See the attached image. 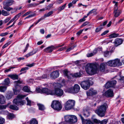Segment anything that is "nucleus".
Listing matches in <instances>:
<instances>
[{
    "instance_id": "33",
    "label": "nucleus",
    "mask_w": 124,
    "mask_h": 124,
    "mask_svg": "<svg viewBox=\"0 0 124 124\" xmlns=\"http://www.w3.org/2000/svg\"><path fill=\"white\" fill-rule=\"evenodd\" d=\"M53 11H51L48 12L47 14H45L44 16V17L45 18L49 17L53 14Z\"/></svg>"
},
{
    "instance_id": "11",
    "label": "nucleus",
    "mask_w": 124,
    "mask_h": 124,
    "mask_svg": "<svg viewBox=\"0 0 124 124\" xmlns=\"http://www.w3.org/2000/svg\"><path fill=\"white\" fill-rule=\"evenodd\" d=\"M106 62L103 63H101L100 66V70L101 72L106 73V71L107 70Z\"/></svg>"
},
{
    "instance_id": "53",
    "label": "nucleus",
    "mask_w": 124,
    "mask_h": 124,
    "mask_svg": "<svg viewBox=\"0 0 124 124\" xmlns=\"http://www.w3.org/2000/svg\"><path fill=\"white\" fill-rule=\"evenodd\" d=\"M18 10V8H13L12 9L11 13L12 14L16 12Z\"/></svg>"
},
{
    "instance_id": "40",
    "label": "nucleus",
    "mask_w": 124,
    "mask_h": 124,
    "mask_svg": "<svg viewBox=\"0 0 124 124\" xmlns=\"http://www.w3.org/2000/svg\"><path fill=\"white\" fill-rule=\"evenodd\" d=\"M9 108L14 110H18L19 108L17 106L14 105H11L9 106Z\"/></svg>"
},
{
    "instance_id": "3",
    "label": "nucleus",
    "mask_w": 124,
    "mask_h": 124,
    "mask_svg": "<svg viewBox=\"0 0 124 124\" xmlns=\"http://www.w3.org/2000/svg\"><path fill=\"white\" fill-rule=\"evenodd\" d=\"M25 96V95H23L21 94L18 95L16 99H14L13 100V103L17 106H18L19 105L22 106L25 103V101H21V100Z\"/></svg>"
},
{
    "instance_id": "57",
    "label": "nucleus",
    "mask_w": 124,
    "mask_h": 124,
    "mask_svg": "<svg viewBox=\"0 0 124 124\" xmlns=\"http://www.w3.org/2000/svg\"><path fill=\"white\" fill-rule=\"evenodd\" d=\"M102 28H103L101 27L97 28L96 29L95 32H98L100 31Z\"/></svg>"
},
{
    "instance_id": "55",
    "label": "nucleus",
    "mask_w": 124,
    "mask_h": 124,
    "mask_svg": "<svg viewBox=\"0 0 124 124\" xmlns=\"http://www.w3.org/2000/svg\"><path fill=\"white\" fill-rule=\"evenodd\" d=\"M5 120L4 118L0 117V124H3L4 123Z\"/></svg>"
},
{
    "instance_id": "29",
    "label": "nucleus",
    "mask_w": 124,
    "mask_h": 124,
    "mask_svg": "<svg viewBox=\"0 0 124 124\" xmlns=\"http://www.w3.org/2000/svg\"><path fill=\"white\" fill-rule=\"evenodd\" d=\"M37 105L39 110L42 111L45 109V107L43 105L39 103H38L37 104Z\"/></svg>"
},
{
    "instance_id": "34",
    "label": "nucleus",
    "mask_w": 124,
    "mask_h": 124,
    "mask_svg": "<svg viewBox=\"0 0 124 124\" xmlns=\"http://www.w3.org/2000/svg\"><path fill=\"white\" fill-rule=\"evenodd\" d=\"M113 62L112 60H110L106 62L107 65L111 67H115L113 64Z\"/></svg>"
},
{
    "instance_id": "50",
    "label": "nucleus",
    "mask_w": 124,
    "mask_h": 124,
    "mask_svg": "<svg viewBox=\"0 0 124 124\" xmlns=\"http://www.w3.org/2000/svg\"><path fill=\"white\" fill-rule=\"evenodd\" d=\"M116 77H117V79L119 80H123L124 81V77H122L120 75H118L117 76H116Z\"/></svg>"
},
{
    "instance_id": "39",
    "label": "nucleus",
    "mask_w": 124,
    "mask_h": 124,
    "mask_svg": "<svg viewBox=\"0 0 124 124\" xmlns=\"http://www.w3.org/2000/svg\"><path fill=\"white\" fill-rule=\"evenodd\" d=\"M7 88V87L5 86H0V92H4L6 90Z\"/></svg>"
},
{
    "instance_id": "17",
    "label": "nucleus",
    "mask_w": 124,
    "mask_h": 124,
    "mask_svg": "<svg viewBox=\"0 0 124 124\" xmlns=\"http://www.w3.org/2000/svg\"><path fill=\"white\" fill-rule=\"evenodd\" d=\"M113 62V64L114 65V67H116L117 66H121L122 64L120 62V60L118 59H116L113 60H112Z\"/></svg>"
},
{
    "instance_id": "4",
    "label": "nucleus",
    "mask_w": 124,
    "mask_h": 124,
    "mask_svg": "<svg viewBox=\"0 0 124 124\" xmlns=\"http://www.w3.org/2000/svg\"><path fill=\"white\" fill-rule=\"evenodd\" d=\"M51 106L54 109L59 111L62 108V106L61 103L58 101H54L52 102Z\"/></svg>"
},
{
    "instance_id": "28",
    "label": "nucleus",
    "mask_w": 124,
    "mask_h": 124,
    "mask_svg": "<svg viewBox=\"0 0 124 124\" xmlns=\"http://www.w3.org/2000/svg\"><path fill=\"white\" fill-rule=\"evenodd\" d=\"M5 102V99L3 95H0V103L4 104Z\"/></svg>"
},
{
    "instance_id": "21",
    "label": "nucleus",
    "mask_w": 124,
    "mask_h": 124,
    "mask_svg": "<svg viewBox=\"0 0 124 124\" xmlns=\"http://www.w3.org/2000/svg\"><path fill=\"white\" fill-rule=\"evenodd\" d=\"M37 51V50L35 49L33 50L31 52L27 54H26V55H25V56L27 58H28L29 56H31L33 54H35Z\"/></svg>"
},
{
    "instance_id": "7",
    "label": "nucleus",
    "mask_w": 124,
    "mask_h": 124,
    "mask_svg": "<svg viewBox=\"0 0 124 124\" xmlns=\"http://www.w3.org/2000/svg\"><path fill=\"white\" fill-rule=\"evenodd\" d=\"M15 85H16L15 89L14 90V94H16L17 93H19L20 89V87L19 86L18 84L23 83V81L22 80H19L16 81L14 82Z\"/></svg>"
},
{
    "instance_id": "54",
    "label": "nucleus",
    "mask_w": 124,
    "mask_h": 124,
    "mask_svg": "<svg viewBox=\"0 0 124 124\" xmlns=\"http://www.w3.org/2000/svg\"><path fill=\"white\" fill-rule=\"evenodd\" d=\"M39 4H37V3H31L30 4L29 6V7H33L35 6L38 5Z\"/></svg>"
},
{
    "instance_id": "24",
    "label": "nucleus",
    "mask_w": 124,
    "mask_h": 124,
    "mask_svg": "<svg viewBox=\"0 0 124 124\" xmlns=\"http://www.w3.org/2000/svg\"><path fill=\"white\" fill-rule=\"evenodd\" d=\"M65 121L68 122H71V115H67L64 116Z\"/></svg>"
},
{
    "instance_id": "26",
    "label": "nucleus",
    "mask_w": 124,
    "mask_h": 124,
    "mask_svg": "<svg viewBox=\"0 0 124 124\" xmlns=\"http://www.w3.org/2000/svg\"><path fill=\"white\" fill-rule=\"evenodd\" d=\"M97 51V50L95 49L93 53H88L87 54V56L88 57H90L92 56L95 55Z\"/></svg>"
},
{
    "instance_id": "59",
    "label": "nucleus",
    "mask_w": 124,
    "mask_h": 124,
    "mask_svg": "<svg viewBox=\"0 0 124 124\" xmlns=\"http://www.w3.org/2000/svg\"><path fill=\"white\" fill-rule=\"evenodd\" d=\"M6 105H0V109H5L6 108Z\"/></svg>"
},
{
    "instance_id": "25",
    "label": "nucleus",
    "mask_w": 124,
    "mask_h": 124,
    "mask_svg": "<svg viewBox=\"0 0 124 124\" xmlns=\"http://www.w3.org/2000/svg\"><path fill=\"white\" fill-rule=\"evenodd\" d=\"M71 123H74L76 122L77 121V117L74 115H71Z\"/></svg>"
},
{
    "instance_id": "19",
    "label": "nucleus",
    "mask_w": 124,
    "mask_h": 124,
    "mask_svg": "<svg viewBox=\"0 0 124 124\" xmlns=\"http://www.w3.org/2000/svg\"><path fill=\"white\" fill-rule=\"evenodd\" d=\"M10 83L9 79L8 78H7L5 79L1 84L3 85L9 86Z\"/></svg>"
},
{
    "instance_id": "61",
    "label": "nucleus",
    "mask_w": 124,
    "mask_h": 124,
    "mask_svg": "<svg viewBox=\"0 0 124 124\" xmlns=\"http://www.w3.org/2000/svg\"><path fill=\"white\" fill-rule=\"evenodd\" d=\"M93 122L96 123H99L100 122V121L96 119H93Z\"/></svg>"
},
{
    "instance_id": "45",
    "label": "nucleus",
    "mask_w": 124,
    "mask_h": 124,
    "mask_svg": "<svg viewBox=\"0 0 124 124\" xmlns=\"http://www.w3.org/2000/svg\"><path fill=\"white\" fill-rule=\"evenodd\" d=\"M97 11V9H93L92 10L90 11L87 14V16H88L89 15Z\"/></svg>"
},
{
    "instance_id": "64",
    "label": "nucleus",
    "mask_w": 124,
    "mask_h": 124,
    "mask_svg": "<svg viewBox=\"0 0 124 124\" xmlns=\"http://www.w3.org/2000/svg\"><path fill=\"white\" fill-rule=\"evenodd\" d=\"M85 123L86 124H94L93 123L89 120L86 121Z\"/></svg>"
},
{
    "instance_id": "43",
    "label": "nucleus",
    "mask_w": 124,
    "mask_h": 124,
    "mask_svg": "<svg viewBox=\"0 0 124 124\" xmlns=\"http://www.w3.org/2000/svg\"><path fill=\"white\" fill-rule=\"evenodd\" d=\"M53 47H47L45 49V51L49 52H51L53 50Z\"/></svg>"
},
{
    "instance_id": "56",
    "label": "nucleus",
    "mask_w": 124,
    "mask_h": 124,
    "mask_svg": "<svg viewBox=\"0 0 124 124\" xmlns=\"http://www.w3.org/2000/svg\"><path fill=\"white\" fill-rule=\"evenodd\" d=\"M53 4H49L47 7V9H50L51 8H53Z\"/></svg>"
},
{
    "instance_id": "35",
    "label": "nucleus",
    "mask_w": 124,
    "mask_h": 124,
    "mask_svg": "<svg viewBox=\"0 0 124 124\" xmlns=\"http://www.w3.org/2000/svg\"><path fill=\"white\" fill-rule=\"evenodd\" d=\"M2 15L4 16H7L9 15L10 14L9 12L4 10H2Z\"/></svg>"
},
{
    "instance_id": "16",
    "label": "nucleus",
    "mask_w": 124,
    "mask_h": 124,
    "mask_svg": "<svg viewBox=\"0 0 124 124\" xmlns=\"http://www.w3.org/2000/svg\"><path fill=\"white\" fill-rule=\"evenodd\" d=\"M59 72L57 70L54 71L51 73L50 74L51 78L53 79L58 77L59 75Z\"/></svg>"
},
{
    "instance_id": "23",
    "label": "nucleus",
    "mask_w": 124,
    "mask_h": 124,
    "mask_svg": "<svg viewBox=\"0 0 124 124\" xmlns=\"http://www.w3.org/2000/svg\"><path fill=\"white\" fill-rule=\"evenodd\" d=\"M14 2L13 0H7L5 2V5L10 6L13 5Z\"/></svg>"
},
{
    "instance_id": "20",
    "label": "nucleus",
    "mask_w": 124,
    "mask_h": 124,
    "mask_svg": "<svg viewBox=\"0 0 124 124\" xmlns=\"http://www.w3.org/2000/svg\"><path fill=\"white\" fill-rule=\"evenodd\" d=\"M7 76L13 80L18 79V76L16 74L9 75Z\"/></svg>"
},
{
    "instance_id": "63",
    "label": "nucleus",
    "mask_w": 124,
    "mask_h": 124,
    "mask_svg": "<svg viewBox=\"0 0 124 124\" xmlns=\"http://www.w3.org/2000/svg\"><path fill=\"white\" fill-rule=\"evenodd\" d=\"M109 52L108 51V50L104 52V55L106 57L109 54Z\"/></svg>"
},
{
    "instance_id": "37",
    "label": "nucleus",
    "mask_w": 124,
    "mask_h": 124,
    "mask_svg": "<svg viewBox=\"0 0 124 124\" xmlns=\"http://www.w3.org/2000/svg\"><path fill=\"white\" fill-rule=\"evenodd\" d=\"M26 100L27 102V105H29L30 106H31L32 105L33 103V102L29 100L28 97H27L26 98Z\"/></svg>"
},
{
    "instance_id": "49",
    "label": "nucleus",
    "mask_w": 124,
    "mask_h": 124,
    "mask_svg": "<svg viewBox=\"0 0 124 124\" xmlns=\"http://www.w3.org/2000/svg\"><path fill=\"white\" fill-rule=\"evenodd\" d=\"M110 84L109 82H108L105 85V87L106 88H108L109 87H111Z\"/></svg>"
},
{
    "instance_id": "13",
    "label": "nucleus",
    "mask_w": 124,
    "mask_h": 124,
    "mask_svg": "<svg viewBox=\"0 0 124 124\" xmlns=\"http://www.w3.org/2000/svg\"><path fill=\"white\" fill-rule=\"evenodd\" d=\"M104 94L108 97H112L114 95L113 91L111 89H109L105 92Z\"/></svg>"
},
{
    "instance_id": "8",
    "label": "nucleus",
    "mask_w": 124,
    "mask_h": 124,
    "mask_svg": "<svg viewBox=\"0 0 124 124\" xmlns=\"http://www.w3.org/2000/svg\"><path fill=\"white\" fill-rule=\"evenodd\" d=\"M80 89V87L77 84H75L73 87L69 88L68 90V91L70 93H77L79 92Z\"/></svg>"
},
{
    "instance_id": "12",
    "label": "nucleus",
    "mask_w": 124,
    "mask_h": 124,
    "mask_svg": "<svg viewBox=\"0 0 124 124\" xmlns=\"http://www.w3.org/2000/svg\"><path fill=\"white\" fill-rule=\"evenodd\" d=\"M117 2L116 3L115 5V8L114 11V16L115 17H117L119 16L121 12L119 10H118V8L117 7Z\"/></svg>"
},
{
    "instance_id": "41",
    "label": "nucleus",
    "mask_w": 124,
    "mask_h": 124,
    "mask_svg": "<svg viewBox=\"0 0 124 124\" xmlns=\"http://www.w3.org/2000/svg\"><path fill=\"white\" fill-rule=\"evenodd\" d=\"M109 82L111 85V87H113L114 86L116 83V81L114 80H113Z\"/></svg>"
},
{
    "instance_id": "5",
    "label": "nucleus",
    "mask_w": 124,
    "mask_h": 124,
    "mask_svg": "<svg viewBox=\"0 0 124 124\" xmlns=\"http://www.w3.org/2000/svg\"><path fill=\"white\" fill-rule=\"evenodd\" d=\"M64 73L65 76L67 77L68 79H70L72 77L78 78L81 76L82 74L80 72L76 73L73 74H70L68 71L65 70L64 71Z\"/></svg>"
},
{
    "instance_id": "15",
    "label": "nucleus",
    "mask_w": 124,
    "mask_h": 124,
    "mask_svg": "<svg viewBox=\"0 0 124 124\" xmlns=\"http://www.w3.org/2000/svg\"><path fill=\"white\" fill-rule=\"evenodd\" d=\"M43 91L44 93L47 95H55V90H51L46 88H44Z\"/></svg>"
},
{
    "instance_id": "31",
    "label": "nucleus",
    "mask_w": 124,
    "mask_h": 124,
    "mask_svg": "<svg viewBox=\"0 0 124 124\" xmlns=\"http://www.w3.org/2000/svg\"><path fill=\"white\" fill-rule=\"evenodd\" d=\"M23 90L24 92H30V88L27 86H25L23 87Z\"/></svg>"
},
{
    "instance_id": "10",
    "label": "nucleus",
    "mask_w": 124,
    "mask_h": 124,
    "mask_svg": "<svg viewBox=\"0 0 124 124\" xmlns=\"http://www.w3.org/2000/svg\"><path fill=\"white\" fill-rule=\"evenodd\" d=\"M64 93L63 90L59 88H55V95L57 96L61 97L62 96Z\"/></svg>"
},
{
    "instance_id": "32",
    "label": "nucleus",
    "mask_w": 124,
    "mask_h": 124,
    "mask_svg": "<svg viewBox=\"0 0 124 124\" xmlns=\"http://www.w3.org/2000/svg\"><path fill=\"white\" fill-rule=\"evenodd\" d=\"M119 34H116V33H113L110 35L109 37L110 38H112L116 37L118 36Z\"/></svg>"
},
{
    "instance_id": "58",
    "label": "nucleus",
    "mask_w": 124,
    "mask_h": 124,
    "mask_svg": "<svg viewBox=\"0 0 124 124\" xmlns=\"http://www.w3.org/2000/svg\"><path fill=\"white\" fill-rule=\"evenodd\" d=\"M28 69L29 68L28 67H26L23 68L21 69L20 70V72H21L23 71H24L26 70H28Z\"/></svg>"
},
{
    "instance_id": "6",
    "label": "nucleus",
    "mask_w": 124,
    "mask_h": 124,
    "mask_svg": "<svg viewBox=\"0 0 124 124\" xmlns=\"http://www.w3.org/2000/svg\"><path fill=\"white\" fill-rule=\"evenodd\" d=\"M75 101L74 100H70L65 104V108L66 110H70L73 108L75 105Z\"/></svg>"
},
{
    "instance_id": "18",
    "label": "nucleus",
    "mask_w": 124,
    "mask_h": 124,
    "mask_svg": "<svg viewBox=\"0 0 124 124\" xmlns=\"http://www.w3.org/2000/svg\"><path fill=\"white\" fill-rule=\"evenodd\" d=\"M123 41V40L121 39H116L114 42L115 45L116 46H118L122 44Z\"/></svg>"
},
{
    "instance_id": "60",
    "label": "nucleus",
    "mask_w": 124,
    "mask_h": 124,
    "mask_svg": "<svg viewBox=\"0 0 124 124\" xmlns=\"http://www.w3.org/2000/svg\"><path fill=\"white\" fill-rule=\"evenodd\" d=\"M12 95L11 94H8L6 96V98L8 99H11L12 97Z\"/></svg>"
},
{
    "instance_id": "51",
    "label": "nucleus",
    "mask_w": 124,
    "mask_h": 124,
    "mask_svg": "<svg viewBox=\"0 0 124 124\" xmlns=\"http://www.w3.org/2000/svg\"><path fill=\"white\" fill-rule=\"evenodd\" d=\"M108 120L107 119H105L101 121H100V123L101 124H106Z\"/></svg>"
},
{
    "instance_id": "1",
    "label": "nucleus",
    "mask_w": 124,
    "mask_h": 124,
    "mask_svg": "<svg viewBox=\"0 0 124 124\" xmlns=\"http://www.w3.org/2000/svg\"><path fill=\"white\" fill-rule=\"evenodd\" d=\"M98 67V65L96 63H89L86 66L85 70L88 74L93 75L99 72Z\"/></svg>"
},
{
    "instance_id": "52",
    "label": "nucleus",
    "mask_w": 124,
    "mask_h": 124,
    "mask_svg": "<svg viewBox=\"0 0 124 124\" xmlns=\"http://www.w3.org/2000/svg\"><path fill=\"white\" fill-rule=\"evenodd\" d=\"M88 16H87V15L86 16H84L83 18L79 20V22H81L85 21V18L87 17Z\"/></svg>"
},
{
    "instance_id": "48",
    "label": "nucleus",
    "mask_w": 124,
    "mask_h": 124,
    "mask_svg": "<svg viewBox=\"0 0 124 124\" xmlns=\"http://www.w3.org/2000/svg\"><path fill=\"white\" fill-rule=\"evenodd\" d=\"M54 85L56 87V88H61L62 87V85L60 84L59 83H56L54 84Z\"/></svg>"
},
{
    "instance_id": "27",
    "label": "nucleus",
    "mask_w": 124,
    "mask_h": 124,
    "mask_svg": "<svg viewBox=\"0 0 124 124\" xmlns=\"http://www.w3.org/2000/svg\"><path fill=\"white\" fill-rule=\"evenodd\" d=\"M9 6L7 5H6L3 6V8L4 9L8 11H9L13 9V8L9 7Z\"/></svg>"
},
{
    "instance_id": "44",
    "label": "nucleus",
    "mask_w": 124,
    "mask_h": 124,
    "mask_svg": "<svg viewBox=\"0 0 124 124\" xmlns=\"http://www.w3.org/2000/svg\"><path fill=\"white\" fill-rule=\"evenodd\" d=\"M47 76L46 74H44L42 75L41 77H38L36 79L37 80H40L41 79H44L46 78Z\"/></svg>"
},
{
    "instance_id": "2",
    "label": "nucleus",
    "mask_w": 124,
    "mask_h": 124,
    "mask_svg": "<svg viewBox=\"0 0 124 124\" xmlns=\"http://www.w3.org/2000/svg\"><path fill=\"white\" fill-rule=\"evenodd\" d=\"M108 107V106L107 104L106 103H104L98 107L97 109L95 110V112L99 116L102 117L105 116Z\"/></svg>"
},
{
    "instance_id": "38",
    "label": "nucleus",
    "mask_w": 124,
    "mask_h": 124,
    "mask_svg": "<svg viewBox=\"0 0 124 124\" xmlns=\"http://www.w3.org/2000/svg\"><path fill=\"white\" fill-rule=\"evenodd\" d=\"M66 5V4L65 3L62 6L59 7L58 8V12H60L63 10L65 8Z\"/></svg>"
},
{
    "instance_id": "62",
    "label": "nucleus",
    "mask_w": 124,
    "mask_h": 124,
    "mask_svg": "<svg viewBox=\"0 0 124 124\" xmlns=\"http://www.w3.org/2000/svg\"><path fill=\"white\" fill-rule=\"evenodd\" d=\"M45 18L44 17V16L42 17H41L40 19H39L38 21L37 22H36L35 23V25H36L39 22L41 21L44 19Z\"/></svg>"
},
{
    "instance_id": "22",
    "label": "nucleus",
    "mask_w": 124,
    "mask_h": 124,
    "mask_svg": "<svg viewBox=\"0 0 124 124\" xmlns=\"http://www.w3.org/2000/svg\"><path fill=\"white\" fill-rule=\"evenodd\" d=\"M37 51V50L35 49L33 50L31 52L27 54H26V55H25V56L27 58H28L29 56H31L33 54H35Z\"/></svg>"
},
{
    "instance_id": "30",
    "label": "nucleus",
    "mask_w": 124,
    "mask_h": 124,
    "mask_svg": "<svg viewBox=\"0 0 124 124\" xmlns=\"http://www.w3.org/2000/svg\"><path fill=\"white\" fill-rule=\"evenodd\" d=\"M30 124H38V122L35 118H32L30 121Z\"/></svg>"
},
{
    "instance_id": "9",
    "label": "nucleus",
    "mask_w": 124,
    "mask_h": 124,
    "mask_svg": "<svg viewBox=\"0 0 124 124\" xmlns=\"http://www.w3.org/2000/svg\"><path fill=\"white\" fill-rule=\"evenodd\" d=\"M81 87L85 90H87L90 86V82L89 80L84 81L82 82L80 84Z\"/></svg>"
},
{
    "instance_id": "36",
    "label": "nucleus",
    "mask_w": 124,
    "mask_h": 124,
    "mask_svg": "<svg viewBox=\"0 0 124 124\" xmlns=\"http://www.w3.org/2000/svg\"><path fill=\"white\" fill-rule=\"evenodd\" d=\"M83 115L85 117H88L90 115V113L89 111L87 110H84L83 111Z\"/></svg>"
},
{
    "instance_id": "46",
    "label": "nucleus",
    "mask_w": 124,
    "mask_h": 124,
    "mask_svg": "<svg viewBox=\"0 0 124 124\" xmlns=\"http://www.w3.org/2000/svg\"><path fill=\"white\" fill-rule=\"evenodd\" d=\"M114 47H108L107 48V50L109 52H112L115 49Z\"/></svg>"
},
{
    "instance_id": "14",
    "label": "nucleus",
    "mask_w": 124,
    "mask_h": 124,
    "mask_svg": "<svg viewBox=\"0 0 124 124\" xmlns=\"http://www.w3.org/2000/svg\"><path fill=\"white\" fill-rule=\"evenodd\" d=\"M96 91L93 88H91L86 92V93L87 96H90L95 95L97 94Z\"/></svg>"
},
{
    "instance_id": "42",
    "label": "nucleus",
    "mask_w": 124,
    "mask_h": 124,
    "mask_svg": "<svg viewBox=\"0 0 124 124\" xmlns=\"http://www.w3.org/2000/svg\"><path fill=\"white\" fill-rule=\"evenodd\" d=\"M44 88L42 89H41L39 88H37L36 89V92L37 93H44V91H43Z\"/></svg>"
},
{
    "instance_id": "47",
    "label": "nucleus",
    "mask_w": 124,
    "mask_h": 124,
    "mask_svg": "<svg viewBox=\"0 0 124 124\" xmlns=\"http://www.w3.org/2000/svg\"><path fill=\"white\" fill-rule=\"evenodd\" d=\"M8 118L9 119H12L14 118V115L13 114L10 113L8 116Z\"/></svg>"
}]
</instances>
